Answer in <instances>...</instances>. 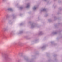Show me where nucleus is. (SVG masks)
Here are the masks:
<instances>
[{"mask_svg":"<svg viewBox=\"0 0 62 62\" xmlns=\"http://www.w3.org/2000/svg\"><path fill=\"white\" fill-rule=\"evenodd\" d=\"M37 8V7L36 6H34L33 8V9L35 10Z\"/></svg>","mask_w":62,"mask_h":62,"instance_id":"f257e3e1","label":"nucleus"},{"mask_svg":"<svg viewBox=\"0 0 62 62\" xmlns=\"http://www.w3.org/2000/svg\"><path fill=\"white\" fill-rule=\"evenodd\" d=\"M29 7V4H27V6L26 7V8H28Z\"/></svg>","mask_w":62,"mask_h":62,"instance_id":"f03ea898","label":"nucleus"},{"mask_svg":"<svg viewBox=\"0 0 62 62\" xmlns=\"http://www.w3.org/2000/svg\"><path fill=\"white\" fill-rule=\"evenodd\" d=\"M11 9H8V10H11Z\"/></svg>","mask_w":62,"mask_h":62,"instance_id":"7ed1b4c3","label":"nucleus"},{"mask_svg":"<svg viewBox=\"0 0 62 62\" xmlns=\"http://www.w3.org/2000/svg\"><path fill=\"white\" fill-rule=\"evenodd\" d=\"M3 1H4V0H2Z\"/></svg>","mask_w":62,"mask_h":62,"instance_id":"20e7f679","label":"nucleus"}]
</instances>
